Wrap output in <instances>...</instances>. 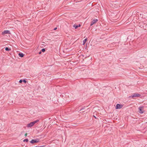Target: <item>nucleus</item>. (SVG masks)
<instances>
[{
    "label": "nucleus",
    "mask_w": 147,
    "mask_h": 147,
    "mask_svg": "<svg viewBox=\"0 0 147 147\" xmlns=\"http://www.w3.org/2000/svg\"><path fill=\"white\" fill-rule=\"evenodd\" d=\"M40 141V140L38 139H34L32 140L31 141H30V142L32 144H33L35 143H37L38 142Z\"/></svg>",
    "instance_id": "f257e3e1"
},
{
    "label": "nucleus",
    "mask_w": 147,
    "mask_h": 147,
    "mask_svg": "<svg viewBox=\"0 0 147 147\" xmlns=\"http://www.w3.org/2000/svg\"><path fill=\"white\" fill-rule=\"evenodd\" d=\"M140 96V95L139 94L134 93L131 96H130V97H132L133 98L136 97H139Z\"/></svg>",
    "instance_id": "f03ea898"
},
{
    "label": "nucleus",
    "mask_w": 147,
    "mask_h": 147,
    "mask_svg": "<svg viewBox=\"0 0 147 147\" xmlns=\"http://www.w3.org/2000/svg\"><path fill=\"white\" fill-rule=\"evenodd\" d=\"M98 20L97 19H94L93 21H92L91 22V23L90 24V26H92L95 23H96L97 21Z\"/></svg>",
    "instance_id": "7ed1b4c3"
},
{
    "label": "nucleus",
    "mask_w": 147,
    "mask_h": 147,
    "mask_svg": "<svg viewBox=\"0 0 147 147\" xmlns=\"http://www.w3.org/2000/svg\"><path fill=\"white\" fill-rule=\"evenodd\" d=\"M123 107V105H120L119 104H117L116 105V109H120L122 108V107Z\"/></svg>",
    "instance_id": "20e7f679"
},
{
    "label": "nucleus",
    "mask_w": 147,
    "mask_h": 147,
    "mask_svg": "<svg viewBox=\"0 0 147 147\" xmlns=\"http://www.w3.org/2000/svg\"><path fill=\"white\" fill-rule=\"evenodd\" d=\"M143 108V107H139L138 108L139 110V113L140 114H142L143 113V111L142 109Z\"/></svg>",
    "instance_id": "39448f33"
},
{
    "label": "nucleus",
    "mask_w": 147,
    "mask_h": 147,
    "mask_svg": "<svg viewBox=\"0 0 147 147\" xmlns=\"http://www.w3.org/2000/svg\"><path fill=\"white\" fill-rule=\"evenodd\" d=\"M10 31L9 30H5L2 33V35H4L5 34H9Z\"/></svg>",
    "instance_id": "423d86ee"
},
{
    "label": "nucleus",
    "mask_w": 147,
    "mask_h": 147,
    "mask_svg": "<svg viewBox=\"0 0 147 147\" xmlns=\"http://www.w3.org/2000/svg\"><path fill=\"white\" fill-rule=\"evenodd\" d=\"M33 125L32 124V122H31L30 123L28 124L27 126L28 127H30L33 126Z\"/></svg>",
    "instance_id": "0eeeda50"
},
{
    "label": "nucleus",
    "mask_w": 147,
    "mask_h": 147,
    "mask_svg": "<svg viewBox=\"0 0 147 147\" xmlns=\"http://www.w3.org/2000/svg\"><path fill=\"white\" fill-rule=\"evenodd\" d=\"M18 55L19 56H20L21 57H22L24 56V54L23 53H19L18 54Z\"/></svg>",
    "instance_id": "6e6552de"
},
{
    "label": "nucleus",
    "mask_w": 147,
    "mask_h": 147,
    "mask_svg": "<svg viewBox=\"0 0 147 147\" xmlns=\"http://www.w3.org/2000/svg\"><path fill=\"white\" fill-rule=\"evenodd\" d=\"M87 38H86L83 41V44H82V45H84L85 44V43L87 41Z\"/></svg>",
    "instance_id": "1a4fd4ad"
},
{
    "label": "nucleus",
    "mask_w": 147,
    "mask_h": 147,
    "mask_svg": "<svg viewBox=\"0 0 147 147\" xmlns=\"http://www.w3.org/2000/svg\"><path fill=\"white\" fill-rule=\"evenodd\" d=\"M73 27L75 28V29H77L78 27V25H76L74 24L73 25Z\"/></svg>",
    "instance_id": "9d476101"
},
{
    "label": "nucleus",
    "mask_w": 147,
    "mask_h": 147,
    "mask_svg": "<svg viewBox=\"0 0 147 147\" xmlns=\"http://www.w3.org/2000/svg\"><path fill=\"white\" fill-rule=\"evenodd\" d=\"M5 50L7 51H9L11 50L8 47H6L5 48Z\"/></svg>",
    "instance_id": "9b49d317"
},
{
    "label": "nucleus",
    "mask_w": 147,
    "mask_h": 147,
    "mask_svg": "<svg viewBox=\"0 0 147 147\" xmlns=\"http://www.w3.org/2000/svg\"><path fill=\"white\" fill-rule=\"evenodd\" d=\"M23 141L24 142H28V139H26L24 140Z\"/></svg>",
    "instance_id": "f8f14e48"
},
{
    "label": "nucleus",
    "mask_w": 147,
    "mask_h": 147,
    "mask_svg": "<svg viewBox=\"0 0 147 147\" xmlns=\"http://www.w3.org/2000/svg\"><path fill=\"white\" fill-rule=\"evenodd\" d=\"M39 121V120H37L35 121H34V122L35 123H36L38 122Z\"/></svg>",
    "instance_id": "ddd939ff"
},
{
    "label": "nucleus",
    "mask_w": 147,
    "mask_h": 147,
    "mask_svg": "<svg viewBox=\"0 0 147 147\" xmlns=\"http://www.w3.org/2000/svg\"><path fill=\"white\" fill-rule=\"evenodd\" d=\"M45 49H42V52H45Z\"/></svg>",
    "instance_id": "4468645a"
},
{
    "label": "nucleus",
    "mask_w": 147,
    "mask_h": 147,
    "mask_svg": "<svg viewBox=\"0 0 147 147\" xmlns=\"http://www.w3.org/2000/svg\"><path fill=\"white\" fill-rule=\"evenodd\" d=\"M23 82V81L22 80H20V81H19V83H21L22 82Z\"/></svg>",
    "instance_id": "2eb2a0df"
},
{
    "label": "nucleus",
    "mask_w": 147,
    "mask_h": 147,
    "mask_svg": "<svg viewBox=\"0 0 147 147\" xmlns=\"http://www.w3.org/2000/svg\"><path fill=\"white\" fill-rule=\"evenodd\" d=\"M23 81V82L25 83H26V81L25 80H22Z\"/></svg>",
    "instance_id": "dca6fc26"
},
{
    "label": "nucleus",
    "mask_w": 147,
    "mask_h": 147,
    "mask_svg": "<svg viewBox=\"0 0 147 147\" xmlns=\"http://www.w3.org/2000/svg\"><path fill=\"white\" fill-rule=\"evenodd\" d=\"M32 125H34L35 124V123L34 122V121L32 122Z\"/></svg>",
    "instance_id": "f3484780"
},
{
    "label": "nucleus",
    "mask_w": 147,
    "mask_h": 147,
    "mask_svg": "<svg viewBox=\"0 0 147 147\" xmlns=\"http://www.w3.org/2000/svg\"><path fill=\"white\" fill-rule=\"evenodd\" d=\"M57 28L56 27L54 29V30H56L57 29Z\"/></svg>",
    "instance_id": "a211bd4d"
},
{
    "label": "nucleus",
    "mask_w": 147,
    "mask_h": 147,
    "mask_svg": "<svg viewBox=\"0 0 147 147\" xmlns=\"http://www.w3.org/2000/svg\"><path fill=\"white\" fill-rule=\"evenodd\" d=\"M27 135V134H25V137H26Z\"/></svg>",
    "instance_id": "6ab92c4d"
},
{
    "label": "nucleus",
    "mask_w": 147,
    "mask_h": 147,
    "mask_svg": "<svg viewBox=\"0 0 147 147\" xmlns=\"http://www.w3.org/2000/svg\"><path fill=\"white\" fill-rule=\"evenodd\" d=\"M80 25L79 24V25L78 26V27H80Z\"/></svg>",
    "instance_id": "aec40b11"
},
{
    "label": "nucleus",
    "mask_w": 147,
    "mask_h": 147,
    "mask_svg": "<svg viewBox=\"0 0 147 147\" xmlns=\"http://www.w3.org/2000/svg\"><path fill=\"white\" fill-rule=\"evenodd\" d=\"M41 52H40L39 53V54H41Z\"/></svg>",
    "instance_id": "412c9836"
},
{
    "label": "nucleus",
    "mask_w": 147,
    "mask_h": 147,
    "mask_svg": "<svg viewBox=\"0 0 147 147\" xmlns=\"http://www.w3.org/2000/svg\"><path fill=\"white\" fill-rule=\"evenodd\" d=\"M82 109H81L80 110V111H81V110H82Z\"/></svg>",
    "instance_id": "4be33fe9"
}]
</instances>
